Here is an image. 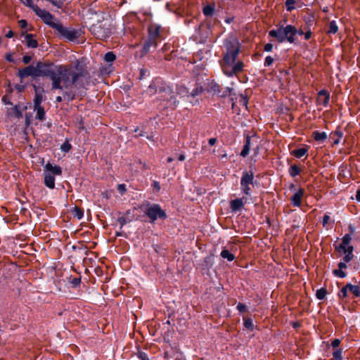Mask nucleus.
<instances>
[{"mask_svg":"<svg viewBox=\"0 0 360 360\" xmlns=\"http://www.w3.org/2000/svg\"><path fill=\"white\" fill-rule=\"evenodd\" d=\"M220 256L224 259H226L229 262H232L236 258L233 254L231 253L228 250L225 248L223 249L221 252Z\"/></svg>","mask_w":360,"mask_h":360,"instance_id":"nucleus-27","label":"nucleus"},{"mask_svg":"<svg viewBox=\"0 0 360 360\" xmlns=\"http://www.w3.org/2000/svg\"><path fill=\"white\" fill-rule=\"evenodd\" d=\"M207 91L217 94L221 98H226L233 91V89L231 87L222 88L218 83L212 81L208 84Z\"/></svg>","mask_w":360,"mask_h":360,"instance_id":"nucleus-9","label":"nucleus"},{"mask_svg":"<svg viewBox=\"0 0 360 360\" xmlns=\"http://www.w3.org/2000/svg\"><path fill=\"white\" fill-rule=\"evenodd\" d=\"M340 342H340V340L337 339V338H336V339H334V340H332V342H331V346H332L333 348H336V347H339V346H340Z\"/></svg>","mask_w":360,"mask_h":360,"instance_id":"nucleus-51","label":"nucleus"},{"mask_svg":"<svg viewBox=\"0 0 360 360\" xmlns=\"http://www.w3.org/2000/svg\"><path fill=\"white\" fill-rule=\"evenodd\" d=\"M300 172H301V169L297 165H291L288 169L289 175L293 178L300 175Z\"/></svg>","mask_w":360,"mask_h":360,"instance_id":"nucleus-26","label":"nucleus"},{"mask_svg":"<svg viewBox=\"0 0 360 360\" xmlns=\"http://www.w3.org/2000/svg\"><path fill=\"white\" fill-rule=\"evenodd\" d=\"M5 59L8 62H13V57L11 53H8L5 56Z\"/></svg>","mask_w":360,"mask_h":360,"instance_id":"nucleus-58","label":"nucleus"},{"mask_svg":"<svg viewBox=\"0 0 360 360\" xmlns=\"http://www.w3.org/2000/svg\"><path fill=\"white\" fill-rule=\"evenodd\" d=\"M171 49V46L170 44H165L164 46L162 47V50L163 52H165V51H169Z\"/></svg>","mask_w":360,"mask_h":360,"instance_id":"nucleus-61","label":"nucleus"},{"mask_svg":"<svg viewBox=\"0 0 360 360\" xmlns=\"http://www.w3.org/2000/svg\"><path fill=\"white\" fill-rule=\"evenodd\" d=\"M257 184L258 182L255 179V173L252 170H244L242 172L240 181V188L241 193L245 198V202H248L249 199H252L251 186L255 187Z\"/></svg>","mask_w":360,"mask_h":360,"instance_id":"nucleus-4","label":"nucleus"},{"mask_svg":"<svg viewBox=\"0 0 360 360\" xmlns=\"http://www.w3.org/2000/svg\"><path fill=\"white\" fill-rule=\"evenodd\" d=\"M117 191L120 192L121 195L124 194L127 191V188L125 184H118Z\"/></svg>","mask_w":360,"mask_h":360,"instance_id":"nucleus-47","label":"nucleus"},{"mask_svg":"<svg viewBox=\"0 0 360 360\" xmlns=\"http://www.w3.org/2000/svg\"><path fill=\"white\" fill-rule=\"evenodd\" d=\"M348 228H349V231L351 233V235L352 233H354L355 232V231H356L355 226L354 225H352V224H349Z\"/></svg>","mask_w":360,"mask_h":360,"instance_id":"nucleus-63","label":"nucleus"},{"mask_svg":"<svg viewBox=\"0 0 360 360\" xmlns=\"http://www.w3.org/2000/svg\"><path fill=\"white\" fill-rule=\"evenodd\" d=\"M292 326L293 328L297 329V328H299L301 326V324H300V322L296 321V322H293L292 323Z\"/></svg>","mask_w":360,"mask_h":360,"instance_id":"nucleus-60","label":"nucleus"},{"mask_svg":"<svg viewBox=\"0 0 360 360\" xmlns=\"http://www.w3.org/2000/svg\"><path fill=\"white\" fill-rule=\"evenodd\" d=\"M165 218H167V214H166L165 212L159 207V219H165Z\"/></svg>","mask_w":360,"mask_h":360,"instance_id":"nucleus-53","label":"nucleus"},{"mask_svg":"<svg viewBox=\"0 0 360 360\" xmlns=\"http://www.w3.org/2000/svg\"><path fill=\"white\" fill-rule=\"evenodd\" d=\"M333 274L334 276L341 278H345L347 276L346 272L342 271V269H334L333 271Z\"/></svg>","mask_w":360,"mask_h":360,"instance_id":"nucleus-38","label":"nucleus"},{"mask_svg":"<svg viewBox=\"0 0 360 360\" xmlns=\"http://www.w3.org/2000/svg\"><path fill=\"white\" fill-rule=\"evenodd\" d=\"M22 2L34 11L36 15L40 17L46 24L54 30L56 29L57 27L56 25H58L60 22L56 21L52 14L45 10L40 9L34 4L32 0H22Z\"/></svg>","mask_w":360,"mask_h":360,"instance_id":"nucleus-6","label":"nucleus"},{"mask_svg":"<svg viewBox=\"0 0 360 360\" xmlns=\"http://www.w3.org/2000/svg\"><path fill=\"white\" fill-rule=\"evenodd\" d=\"M202 13L207 18L206 25L210 30H212V28L216 23L219 22V21L217 19H208L209 18L213 17L215 13V5L214 4H209L205 6L202 8Z\"/></svg>","mask_w":360,"mask_h":360,"instance_id":"nucleus-10","label":"nucleus"},{"mask_svg":"<svg viewBox=\"0 0 360 360\" xmlns=\"http://www.w3.org/2000/svg\"><path fill=\"white\" fill-rule=\"evenodd\" d=\"M28 48L35 49L38 47V41L34 38L32 34L26 33L25 34V40L23 41Z\"/></svg>","mask_w":360,"mask_h":360,"instance_id":"nucleus-18","label":"nucleus"},{"mask_svg":"<svg viewBox=\"0 0 360 360\" xmlns=\"http://www.w3.org/2000/svg\"><path fill=\"white\" fill-rule=\"evenodd\" d=\"M338 266L340 269H345L347 268V262L344 261L339 262Z\"/></svg>","mask_w":360,"mask_h":360,"instance_id":"nucleus-54","label":"nucleus"},{"mask_svg":"<svg viewBox=\"0 0 360 360\" xmlns=\"http://www.w3.org/2000/svg\"><path fill=\"white\" fill-rule=\"evenodd\" d=\"M204 91V89L202 88V86H196L195 88H194L192 91L191 92V95L192 97H195L200 94H202Z\"/></svg>","mask_w":360,"mask_h":360,"instance_id":"nucleus-39","label":"nucleus"},{"mask_svg":"<svg viewBox=\"0 0 360 360\" xmlns=\"http://www.w3.org/2000/svg\"><path fill=\"white\" fill-rule=\"evenodd\" d=\"M304 194L303 188H299L291 197V203L294 207H300L302 204V198Z\"/></svg>","mask_w":360,"mask_h":360,"instance_id":"nucleus-15","label":"nucleus"},{"mask_svg":"<svg viewBox=\"0 0 360 360\" xmlns=\"http://www.w3.org/2000/svg\"><path fill=\"white\" fill-rule=\"evenodd\" d=\"M72 148L71 144L68 141H65L60 146V149L65 153H68Z\"/></svg>","mask_w":360,"mask_h":360,"instance_id":"nucleus-40","label":"nucleus"},{"mask_svg":"<svg viewBox=\"0 0 360 360\" xmlns=\"http://www.w3.org/2000/svg\"><path fill=\"white\" fill-rule=\"evenodd\" d=\"M347 288L349 289V292L352 293L354 297H360V281L358 285L347 283Z\"/></svg>","mask_w":360,"mask_h":360,"instance_id":"nucleus-20","label":"nucleus"},{"mask_svg":"<svg viewBox=\"0 0 360 360\" xmlns=\"http://www.w3.org/2000/svg\"><path fill=\"white\" fill-rule=\"evenodd\" d=\"M341 251L344 253L353 254L354 247L352 245H347L345 246V248L341 249Z\"/></svg>","mask_w":360,"mask_h":360,"instance_id":"nucleus-44","label":"nucleus"},{"mask_svg":"<svg viewBox=\"0 0 360 360\" xmlns=\"http://www.w3.org/2000/svg\"><path fill=\"white\" fill-rule=\"evenodd\" d=\"M312 137L316 141L323 143L327 139V134L324 131L319 132V131H314L312 133Z\"/></svg>","mask_w":360,"mask_h":360,"instance_id":"nucleus-22","label":"nucleus"},{"mask_svg":"<svg viewBox=\"0 0 360 360\" xmlns=\"http://www.w3.org/2000/svg\"><path fill=\"white\" fill-rule=\"evenodd\" d=\"M56 26L57 27L56 30L69 41H74L79 37L78 32L75 29L64 27L60 22Z\"/></svg>","mask_w":360,"mask_h":360,"instance_id":"nucleus-11","label":"nucleus"},{"mask_svg":"<svg viewBox=\"0 0 360 360\" xmlns=\"http://www.w3.org/2000/svg\"><path fill=\"white\" fill-rule=\"evenodd\" d=\"M352 240V236L351 234L347 233L345 234L343 238H342V243L339 245H336L335 247V250L338 252H341V249L345 248V246L349 244V243Z\"/></svg>","mask_w":360,"mask_h":360,"instance_id":"nucleus-21","label":"nucleus"},{"mask_svg":"<svg viewBox=\"0 0 360 360\" xmlns=\"http://www.w3.org/2000/svg\"><path fill=\"white\" fill-rule=\"evenodd\" d=\"M54 65L51 63L38 62L35 65L36 76L47 77L51 81V89L63 91V98L72 101L76 91L84 88L82 77L86 75L84 65L77 60L74 65Z\"/></svg>","mask_w":360,"mask_h":360,"instance_id":"nucleus-1","label":"nucleus"},{"mask_svg":"<svg viewBox=\"0 0 360 360\" xmlns=\"http://www.w3.org/2000/svg\"><path fill=\"white\" fill-rule=\"evenodd\" d=\"M273 63H274V58L271 56H268L265 58L264 65L265 67H269L270 65H272Z\"/></svg>","mask_w":360,"mask_h":360,"instance_id":"nucleus-45","label":"nucleus"},{"mask_svg":"<svg viewBox=\"0 0 360 360\" xmlns=\"http://www.w3.org/2000/svg\"><path fill=\"white\" fill-rule=\"evenodd\" d=\"M152 44H153V43L151 42L150 39L146 41V43L144 44L143 46V50H142L143 53H144V54L146 53L149 51L150 47L151 46Z\"/></svg>","mask_w":360,"mask_h":360,"instance_id":"nucleus-41","label":"nucleus"},{"mask_svg":"<svg viewBox=\"0 0 360 360\" xmlns=\"http://www.w3.org/2000/svg\"><path fill=\"white\" fill-rule=\"evenodd\" d=\"M72 214L74 217H77L78 219H81L84 216V212L81 208L76 206L74 207V209L72 210Z\"/></svg>","mask_w":360,"mask_h":360,"instance_id":"nucleus-33","label":"nucleus"},{"mask_svg":"<svg viewBox=\"0 0 360 360\" xmlns=\"http://www.w3.org/2000/svg\"><path fill=\"white\" fill-rule=\"evenodd\" d=\"M223 45L225 49L223 61H226L227 63L236 62L240 51V44L238 38L234 34H231L224 40Z\"/></svg>","mask_w":360,"mask_h":360,"instance_id":"nucleus-2","label":"nucleus"},{"mask_svg":"<svg viewBox=\"0 0 360 360\" xmlns=\"http://www.w3.org/2000/svg\"><path fill=\"white\" fill-rule=\"evenodd\" d=\"M338 32V26L335 20L329 22L328 28L326 31L328 34H335Z\"/></svg>","mask_w":360,"mask_h":360,"instance_id":"nucleus-24","label":"nucleus"},{"mask_svg":"<svg viewBox=\"0 0 360 360\" xmlns=\"http://www.w3.org/2000/svg\"><path fill=\"white\" fill-rule=\"evenodd\" d=\"M34 110L36 112L35 118L39 121L45 120V110L42 106L34 108Z\"/></svg>","mask_w":360,"mask_h":360,"instance_id":"nucleus-23","label":"nucleus"},{"mask_svg":"<svg viewBox=\"0 0 360 360\" xmlns=\"http://www.w3.org/2000/svg\"><path fill=\"white\" fill-rule=\"evenodd\" d=\"M243 325L249 330L253 331L255 329L253 321L250 318L243 317Z\"/></svg>","mask_w":360,"mask_h":360,"instance_id":"nucleus-29","label":"nucleus"},{"mask_svg":"<svg viewBox=\"0 0 360 360\" xmlns=\"http://www.w3.org/2000/svg\"><path fill=\"white\" fill-rule=\"evenodd\" d=\"M31 60H32V58L30 56H24L22 57V62L25 64H28L31 61Z\"/></svg>","mask_w":360,"mask_h":360,"instance_id":"nucleus-55","label":"nucleus"},{"mask_svg":"<svg viewBox=\"0 0 360 360\" xmlns=\"http://www.w3.org/2000/svg\"><path fill=\"white\" fill-rule=\"evenodd\" d=\"M349 289L347 288V284L342 287L338 294L339 299L344 300L348 297Z\"/></svg>","mask_w":360,"mask_h":360,"instance_id":"nucleus-32","label":"nucleus"},{"mask_svg":"<svg viewBox=\"0 0 360 360\" xmlns=\"http://www.w3.org/2000/svg\"><path fill=\"white\" fill-rule=\"evenodd\" d=\"M18 76L20 78L21 80L28 77L36 78L37 76L35 66L28 65L24 68L19 69L18 71Z\"/></svg>","mask_w":360,"mask_h":360,"instance_id":"nucleus-13","label":"nucleus"},{"mask_svg":"<svg viewBox=\"0 0 360 360\" xmlns=\"http://www.w3.org/2000/svg\"><path fill=\"white\" fill-rule=\"evenodd\" d=\"M245 203H246L245 196L240 198H236L230 201V208L232 212H236L244 207Z\"/></svg>","mask_w":360,"mask_h":360,"instance_id":"nucleus-16","label":"nucleus"},{"mask_svg":"<svg viewBox=\"0 0 360 360\" xmlns=\"http://www.w3.org/2000/svg\"><path fill=\"white\" fill-rule=\"evenodd\" d=\"M297 34V28L292 25L285 27L281 25L277 29L269 32V37L275 38L278 43H283L285 41L290 44L295 42V36Z\"/></svg>","mask_w":360,"mask_h":360,"instance_id":"nucleus-3","label":"nucleus"},{"mask_svg":"<svg viewBox=\"0 0 360 360\" xmlns=\"http://www.w3.org/2000/svg\"><path fill=\"white\" fill-rule=\"evenodd\" d=\"M214 264V257L213 255L205 257L202 263L200 264V271L202 275L211 276L210 269Z\"/></svg>","mask_w":360,"mask_h":360,"instance_id":"nucleus-12","label":"nucleus"},{"mask_svg":"<svg viewBox=\"0 0 360 360\" xmlns=\"http://www.w3.org/2000/svg\"><path fill=\"white\" fill-rule=\"evenodd\" d=\"M13 115L17 118H21L22 117V112L19 105H15L13 108Z\"/></svg>","mask_w":360,"mask_h":360,"instance_id":"nucleus-36","label":"nucleus"},{"mask_svg":"<svg viewBox=\"0 0 360 360\" xmlns=\"http://www.w3.org/2000/svg\"><path fill=\"white\" fill-rule=\"evenodd\" d=\"M244 64L242 61H238L234 64L232 67V73L236 75L237 73L241 72L243 70Z\"/></svg>","mask_w":360,"mask_h":360,"instance_id":"nucleus-28","label":"nucleus"},{"mask_svg":"<svg viewBox=\"0 0 360 360\" xmlns=\"http://www.w3.org/2000/svg\"><path fill=\"white\" fill-rule=\"evenodd\" d=\"M104 59L108 63H112L116 59V56L112 51H109L105 54Z\"/></svg>","mask_w":360,"mask_h":360,"instance_id":"nucleus-34","label":"nucleus"},{"mask_svg":"<svg viewBox=\"0 0 360 360\" xmlns=\"http://www.w3.org/2000/svg\"><path fill=\"white\" fill-rule=\"evenodd\" d=\"M311 34H312V33H311V30H309L308 31H307V32H304V39H305L306 40H309V39L311 38Z\"/></svg>","mask_w":360,"mask_h":360,"instance_id":"nucleus-57","label":"nucleus"},{"mask_svg":"<svg viewBox=\"0 0 360 360\" xmlns=\"http://www.w3.org/2000/svg\"><path fill=\"white\" fill-rule=\"evenodd\" d=\"M330 101V94L326 89H321L318 93L317 97V103L319 105H323L324 107H326Z\"/></svg>","mask_w":360,"mask_h":360,"instance_id":"nucleus-14","label":"nucleus"},{"mask_svg":"<svg viewBox=\"0 0 360 360\" xmlns=\"http://www.w3.org/2000/svg\"><path fill=\"white\" fill-rule=\"evenodd\" d=\"M134 211L143 212V214H136L135 220L146 221L148 217L150 222H153L158 217V205L151 206L149 203H143L134 207Z\"/></svg>","mask_w":360,"mask_h":360,"instance_id":"nucleus-7","label":"nucleus"},{"mask_svg":"<svg viewBox=\"0 0 360 360\" xmlns=\"http://www.w3.org/2000/svg\"><path fill=\"white\" fill-rule=\"evenodd\" d=\"M235 62H229L227 63L226 61H223V59L220 61L222 71L224 74L227 77H231L233 76V73H232V68L231 66Z\"/></svg>","mask_w":360,"mask_h":360,"instance_id":"nucleus-19","label":"nucleus"},{"mask_svg":"<svg viewBox=\"0 0 360 360\" xmlns=\"http://www.w3.org/2000/svg\"><path fill=\"white\" fill-rule=\"evenodd\" d=\"M308 153L307 148H301L296 150H294L291 152V155L295 156L297 158H301L302 157L306 155Z\"/></svg>","mask_w":360,"mask_h":360,"instance_id":"nucleus-25","label":"nucleus"},{"mask_svg":"<svg viewBox=\"0 0 360 360\" xmlns=\"http://www.w3.org/2000/svg\"><path fill=\"white\" fill-rule=\"evenodd\" d=\"M240 103H241V104L243 106H245L247 108L248 105V96L244 95V94H240Z\"/></svg>","mask_w":360,"mask_h":360,"instance_id":"nucleus-43","label":"nucleus"},{"mask_svg":"<svg viewBox=\"0 0 360 360\" xmlns=\"http://www.w3.org/2000/svg\"><path fill=\"white\" fill-rule=\"evenodd\" d=\"M335 134L339 138H342L343 136V132L341 130L336 129L335 131Z\"/></svg>","mask_w":360,"mask_h":360,"instance_id":"nucleus-59","label":"nucleus"},{"mask_svg":"<svg viewBox=\"0 0 360 360\" xmlns=\"http://www.w3.org/2000/svg\"><path fill=\"white\" fill-rule=\"evenodd\" d=\"M159 105L164 108H174L176 105V98L171 86L164 82H159Z\"/></svg>","mask_w":360,"mask_h":360,"instance_id":"nucleus-5","label":"nucleus"},{"mask_svg":"<svg viewBox=\"0 0 360 360\" xmlns=\"http://www.w3.org/2000/svg\"><path fill=\"white\" fill-rule=\"evenodd\" d=\"M43 101V96L41 94L37 93L34 96L33 100L34 108L41 106V103Z\"/></svg>","mask_w":360,"mask_h":360,"instance_id":"nucleus-31","label":"nucleus"},{"mask_svg":"<svg viewBox=\"0 0 360 360\" xmlns=\"http://www.w3.org/2000/svg\"><path fill=\"white\" fill-rule=\"evenodd\" d=\"M18 22L21 28L25 29L27 26V22L25 20H20Z\"/></svg>","mask_w":360,"mask_h":360,"instance_id":"nucleus-56","label":"nucleus"},{"mask_svg":"<svg viewBox=\"0 0 360 360\" xmlns=\"http://www.w3.org/2000/svg\"><path fill=\"white\" fill-rule=\"evenodd\" d=\"M217 142L216 138H210L208 141V143L210 146H214Z\"/></svg>","mask_w":360,"mask_h":360,"instance_id":"nucleus-62","label":"nucleus"},{"mask_svg":"<svg viewBox=\"0 0 360 360\" xmlns=\"http://www.w3.org/2000/svg\"><path fill=\"white\" fill-rule=\"evenodd\" d=\"M251 139L252 136H250V135H247L245 137V143L240 153V155L243 158H246L250 153L251 147Z\"/></svg>","mask_w":360,"mask_h":360,"instance_id":"nucleus-17","label":"nucleus"},{"mask_svg":"<svg viewBox=\"0 0 360 360\" xmlns=\"http://www.w3.org/2000/svg\"><path fill=\"white\" fill-rule=\"evenodd\" d=\"M327 292H328L326 288H321L316 290V297L318 300H323L326 298Z\"/></svg>","mask_w":360,"mask_h":360,"instance_id":"nucleus-30","label":"nucleus"},{"mask_svg":"<svg viewBox=\"0 0 360 360\" xmlns=\"http://www.w3.org/2000/svg\"><path fill=\"white\" fill-rule=\"evenodd\" d=\"M356 200L359 202H360V189H358L356 191Z\"/></svg>","mask_w":360,"mask_h":360,"instance_id":"nucleus-64","label":"nucleus"},{"mask_svg":"<svg viewBox=\"0 0 360 360\" xmlns=\"http://www.w3.org/2000/svg\"><path fill=\"white\" fill-rule=\"evenodd\" d=\"M44 184L50 189L55 188V176L62 174V169L58 165L48 162L44 166Z\"/></svg>","mask_w":360,"mask_h":360,"instance_id":"nucleus-8","label":"nucleus"},{"mask_svg":"<svg viewBox=\"0 0 360 360\" xmlns=\"http://www.w3.org/2000/svg\"><path fill=\"white\" fill-rule=\"evenodd\" d=\"M273 44L271 43H267L264 46V51L271 52L273 49Z\"/></svg>","mask_w":360,"mask_h":360,"instance_id":"nucleus-50","label":"nucleus"},{"mask_svg":"<svg viewBox=\"0 0 360 360\" xmlns=\"http://www.w3.org/2000/svg\"><path fill=\"white\" fill-rule=\"evenodd\" d=\"M132 219H127L125 217H122L118 218V221L120 224L121 226H123L124 224H126L127 222L131 221Z\"/></svg>","mask_w":360,"mask_h":360,"instance_id":"nucleus-48","label":"nucleus"},{"mask_svg":"<svg viewBox=\"0 0 360 360\" xmlns=\"http://www.w3.org/2000/svg\"><path fill=\"white\" fill-rule=\"evenodd\" d=\"M346 255L343 257L342 258V261L348 263L354 257V255L353 254H349V253H345Z\"/></svg>","mask_w":360,"mask_h":360,"instance_id":"nucleus-46","label":"nucleus"},{"mask_svg":"<svg viewBox=\"0 0 360 360\" xmlns=\"http://www.w3.org/2000/svg\"><path fill=\"white\" fill-rule=\"evenodd\" d=\"M334 360H342V349H337L333 352Z\"/></svg>","mask_w":360,"mask_h":360,"instance_id":"nucleus-35","label":"nucleus"},{"mask_svg":"<svg viewBox=\"0 0 360 360\" xmlns=\"http://www.w3.org/2000/svg\"><path fill=\"white\" fill-rule=\"evenodd\" d=\"M74 287L78 286L81 283L80 278H74L70 282Z\"/></svg>","mask_w":360,"mask_h":360,"instance_id":"nucleus-49","label":"nucleus"},{"mask_svg":"<svg viewBox=\"0 0 360 360\" xmlns=\"http://www.w3.org/2000/svg\"><path fill=\"white\" fill-rule=\"evenodd\" d=\"M330 220V217L329 215L328 214H325L323 217V221H322V224H323V226H326V224L328 223V221Z\"/></svg>","mask_w":360,"mask_h":360,"instance_id":"nucleus-52","label":"nucleus"},{"mask_svg":"<svg viewBox=\"0 0 360 360\" xmlns=\"http://www.w3.org/2000/svg\"><path fill=\"white\" fill-rule=\"evenodd\" d=\"M236 309L238 310L240 313H245L247 311V306L241 302H239L236 307Z\"/></svg>","mask_w":360,"mask_h":360,"instance_id":"nucleus-42","label":"nucleus"},{"mask_svg":"<svg viewBox=\"0 0 360 360\" xmlns=\"http://www.w3.org/2000/svg\"><path fill=\"white\" fill-rule=\"evenodd\" d=\"M295 0H286L285 3L286 10L288 11H291L295 9Z\"/></svg>","mask_w":360,"mask_h":360,"instance_id":"nucleus-37","label":"nucleus"}]
</instances>
